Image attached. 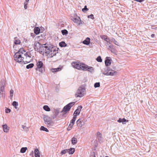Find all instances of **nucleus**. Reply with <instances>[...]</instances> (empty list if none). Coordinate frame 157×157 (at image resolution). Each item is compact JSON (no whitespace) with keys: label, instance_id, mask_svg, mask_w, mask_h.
I'll use <instances>...</instances> for the list:
<instances>
[{"label":"nucleus","instance_id":"nucleus-27","mask_svg":"<svg viewBox=\"0 0 157 157\" xmlns=\"http://www.w3.org/2000/svg\"><path fill=\"white\" fill-rule=\"evenodd\" d=\"M34 152L35 157H40V153L38 149H36Z\"/></svg>","mask_w":157,"mask_h":157},{"label":"nucleus","instance_id":"nucleus-44","mask_svg":"<svg viewBox=\"0 0 157 157\" xmlns=\"http://www.w3.org/2000/svg\"><path fill=\"white\" fill-rule=\"evenodd\" d=\"M20 42V40H16L14 41V43L15 44H19Z\"/></svg>","mask_w":157,"mask_h":157},{"label":"nucleus","instance_id":"nucleus-19","mask_svg":"<svg viewBox=\"0 0 157 157\" xmlns=\"http://www.w3.org/2000/svg\"><path fill=\"white\" fill-rule=\"evenodd\" d=\"M4 131L6 132H8L10 130L9 127L7 126L6 124H3L2 125Z\"/></svg>","mask_w":157,"mask_h":157},{"label":"nucleus","instance_id":"nucleus-35","mask_svg":"<svg viewBox=\"0 0 157 157\" xmlns=\"http://www.w3.org/2000/svg\"><path fill=\"white\" fill-rule=\"evenodd\" d=\"M52 51H53V56L56 55V54L58 53V50H56V49L54 48L53 47V48H52Z\"/></svg>","mask_w":157,"mask_h":157},{"label":"nucleus","instance_id":"nucleus-63","mask_svg":"<svg viewBox=\"0 0 157 157\" xmlns=\"http://www.w3.org/2000/svg\"><path fill=\"white\" fill-rule=\"evenodd\" d=\"M73 125L74 124H72L71 123H70L69 126H71V127H72Z\"/></svg>","mask_w":157,"mask_h":157},{"label":"nucleus","instance_id":"nucleus-56","mask_svg":"<svg viewBox=\"0 0 157 157\" xmlns=\"http://www.w3.org/2000/svg\"><path fill=\"white\" fill-rule=\"evenodd\" d=\"M117 122L119 123H121L122 122V119L121 118H120L117 121Z\"/></svg>","mask_w":157,"mask_h":157},{"label":"nucleus","instance_id":"nucleus-45","mask_svg":"<svg viewBox=\"0 0 157 157\" xmlns=\"http://www.w3.org/2000/svg\"><path fill=\"white\" fill-rule=\"evenodd\" d=\"M100 86V83L99 82H96L94 84V87L95 88L98 87Z\"/></svg>","mask_w":157,"mask_h":157},{"label":"nucleus","instance_id":"nucleus-51","mask_svg":"<svg viewBox=\"0 0 157 157\" xmlns=\"http://www.w3.org/2000/svg\"><path fill=\"white\" fill-rule=\"evenodd\" d=\"M52 48H53L52 47L51 49V53L50 54L49 56V57H52L53 56V51H52Z\"/></svg>","mask_w":157,"mask_h":157},{"label":"nucleus","instance_id":"nucleus-18","mask_svg":"<svg viewBox=\"0 0 157 157\" xmlns=\"http://www.w3.org/2000/svg\"><path fill=\"white\" fill-rule=\"evenodd\" d=\"M82 108V106H78L74 112V114L78 115L80 113V112Z\"/></svg>","mask_w":157,"mask_h":157},{"label":"nucleus","instance_id":"nucleus-40","mask_svg":"<svg viewBox=\"0 0 157 157\" xmlns=\"http://www.w3.org/2000/svg\"><path fill=\"white\" fill-rule=\"evenodd\" d=\"M101 38L104 40H105L106 41L109 38L106 35H103L101 36Z\"/></svg>","mask_w":157,"mask_h":157},{"label":"nucleus","instance_id":"nucleus-26","mask_svg":"<svg viewBox=\"0 0 157 157\" xmlns=\"http://www.w3.org/2000/svg\"><path fill=\"white\" fill-rule=\"evenodd\" d=\"M25 51L24 50L23 48H21L16 53H18L19 54H20L22 56L23 54L25 53Z\"/></svg>","mask_w":157,"mask_h":157},{"label":"nucleus","instance_id":"nucleus-43","mask_svg":"<svg viewBox=\"0 0 157 157\" xmlns=\"http://www.w3.org/2000/svg\"><path fill=\"white\" fill-rule=\"evenodd\" d=\"M113 38H112V39H110L109 38L107 40H106V41L108 43H109V44H110L111 43V42H113Z\"/></svg>","mask_w":157,"mask_h":157},{"label":"nucleus","instance_id":"nucleus-55","mask_svg":"<svg viewBox=\"0 0 157 157\" xmlns=\"http://www.w3.org/2000/svg\"><path fill=\"white\" fill-rule=\"evenodd\" d=\"M134 1L139 2H142L145 1V0H134Z\"/></svg>","mask_w":157,"mask_h":157},{"label":"nucleus","instance_id":"nucleus-38","mask_svg":"<svg viewBox=\"0 0 157 157\" xmlns=\"http://www.w3.org/2000/svg\"><path fill=\"white\" fill-rule=\"evenodd\" d=\"M14 91L13 90L11 89L10 91V98L11 99L13 97V94Z\"/></svg>","mask_w":157,"mask_h":157},{"label":"nucleus","instance_id":"nucleus-59","mask_svg":"<svg viewBox=\"0 0 157 157\" xmlns=\"http://www.w3.org/2000/svg\"><path fill=\"white\" fill-rule=\"evenodd\" d=\"M75 121H74H74L72 119L70 123H71L72 124H75Z\"/></svg>","mask_w":157,"mask_h":157},{"label":"nucleus","instance_id":"nucleus-15","mask_svg":"<svg viewBox=\"0 0 157 157\" xmlns=\"http://www.w3.org/2000/svg\"><path fill=\"white\" fill-rule=\"evenodd\" d=\"M102 134L99 132H98L97 133V138L98 140L100 143L102 142H103V139L102 137Z\"/></svg>","mask_w":157,"mask_h":157},{"label":"nucleus","instance_id":"nucleus-46","mask_svg":"<svg viewBox=\"0 0 157 157\" xmlns=\"http://www.w3.org/2000/svg\"><path fill=\"white\" fill-rule=\"evenodd\" d=\"M113 42L117 46L119 45V43L117 40H116L114 38H113Z\"/></svg>","mask_w":157,"mask_h":157},{"label":"nucleus","instance_id":"nucleus-34","mask_svg":"<svg viewBox=\"0 0 157 157\" xmlns=\"http://www.w3.org/2000/svg\"><path fill=\"white\" fill-rule=\"evenodd\" d=\"M34 66V65L33 63H30L26 66V68L27 69L31 68L33 67Z\"/></svg>","mask_w":157,"mask_h":157},{"label":"nucleus","instance_id":"nucleus-22","mask_svg":"<svg viewBox=\"0 0 157 157\" xmlns=\"http://www.w3.org/2000/svg\"><path fill=\"white\" fill-rule=\"evenodd\" d=\"M48 127H51L53 126L54 124V122L52 120H50L49 121L46 122V124H45Z\"/></svg>","mask_w":157,"mask_h":157},{"label":"nucleus","instance_id":"nucleus-31","mask_svg":"<svg viewBox=\"0 0 157 157\" xmlns=\"http://www.w3.org/2000/svg\"><path fill=\"white\" fill-rule=\"evenodd\" d=\"M77 142V139L75 137H73L71 139V143L73 145L76 144Z\"/></svg>","mask_w":157,"mask_h":157},{"label":"nucleus","instance_id":"nucleus-20","mask_svg":"<svg viewBox=\"0 0 157 157\" xmlns=\"http://www.w3.org/2000/svg\"><path fill=\"white\" fill-rule=\"evenodd\" d=\"M90 39L89 37H87L83 42L82 43L86 45H88L90 43Z\"/></svg>","mask_w":157,"mask_h":157},{"label":"nucleus","instance_id":"nucleus-21","mask_svg":"<svg viewBox=\"0 0 157 157\" xmlns=\"http://www.w3.org/2000/svg\"><path fill=\"white\" fill-rule=\"evenodd\" d=\"M43 119L44 121L45 124H46L47 122L51 120V118L50 117H49L47 115H44L43 117Z\"/></svg>","mask_w":157,"mask_h":157},{"label":"nucleus","instance_id":"nucleus-1","mask_svg":"<svg viewBox=\"0 0 157 157\" xmlns=\"http://www.w3.org/2000/svg\"><path fill=\"white\" fill-rule=\"evenodd\" d=\"M75 102H71L65 105L63 108L61 113H63V116H64L67 112L69 111L71 107L75 104Z\"/></svg>","mask_w":157,"mask_h":157},{"label":"nucleus","instance_id":"nucleus-36","mask_svg":"<svg viewBox=\"0 0 157 157\" xmlns=\"http://www.w3.org/2000/svg\"><path fill=\"white\" fill-rule=\"evenodd\" d=\"M27 149V147H22L21 149L20 152L22 153H24L26 151Z\"/></svg>","mask_w":157,"mask_h":157},{"label":"nucleus","instance_id":"nucleus-13","mask_svg":"<svg viewBox=\"0 0 157 157\" xmlns=\"http://www.w3.org/2000/svg\"><path fill=\"white\" fill-rule=\"evenodd\" d=\"M111 60H112L110 57H107L105 61V66H110L111 64Z\"/></svg>","mask_w":157,"mask_h":157},{"label":"nucleus","instance_id":"nucleus-8","mask_svg":"<svg viewBox=\"0 0 157 157\" xmlns=\"http://www.w3.org/2000/svg\"><path fill=\"white\" fill-rule=\"evenodd\" d=\"M83 67H82V70L83 71H88L90 72H92L94 70V68L91 67H90L85 64L83 65Z\"/></svg>","mask_w":157,"mask_h":157},{"label":"nucleus","instance_id":"nucleus-39","mask_svg":"<svg viewBox=\"0 0 157 157\" xmlns=\"http://www.w3.org/2000/svg\"><path fill=\"white\" fill-rule=\"evenodd\" d=\"M96 60L98 62H101L102 61L101 57L100 56H98L96 58Z\"/></svg>","mask_w":157,"mask_h":157},{"label":"nucleus","instance_id":"nucleus-7","mask_svg":"<svg viewBox=\"0 0 157 157\" xmlns=\"http://www.w3.org/2000/svg\"><path fill=\"white\" fill-rule=\"evenodd\" d=\"M43 63L42 61H39L37 62L36 65L37 68L39 69V71L41 73L44 71V69L43 67Z\"/></svg>","mask_w":157,"mask_h":157},{"label":"nucleus","instance_id":"nucleus-41","mask_svg":"<svg viewBox=\"0 0 157 157\" xmlns=\"http://www.w3.org/2000/svg\"><path fill=\"white\" fill-rule=\"evenodd\" d=\"M67 151H68V150L67 149H66L63 150L61 151V152H60V154L62 155L64 154L66 152H67Z\"/></svg>","mask_w":157,"mask_h":157},{"label":"nucleus","instance_id":"nucleus-10","mask_svg":"<svg viewBox=\"0 0 157 157\" xmlns=\"http://www.w3.org/2000/svg\"><path fill=\"white\" fill-rule=\"evenodd\" d=\"M44 45H44H41V47H40L39 49L37 52H39L40 54L43 55L44 53H45L47 48L46 46H48V45Z\"/></svg>","mask_w":157,"mask_h":157},{"label":"nucleus","instance_id":"nucleus-3","mask_svg":"<svg viewBox=\"0 0 157 157\" xmlns=\"http://www.w3.org/2000/svg\"><path fill=\"white\" fill-rule=\"evenodd\" d=\"M71 19L74 22L76 23L78 25H80L84 23L82 21L79 17L75 14H74L73 16L71 17Z\"/></svg>","mask_w":157,"mask_h":157},{"label":"nucleus","instance_id":"nucleus-5","mask_svg":"<svg viewBox=\"0 0 157 157\" xmlns=\"http://www.w3.org/2000/svg\"><path fill=\"white\" fill-rule=\"evenodd\" d=\"M85 88L82 87H78L75 95L76 97H82L84 96Z\"/></svg>","mask_w":157,"mask_h":157},{"label":"nucleus","instance_id":"nucleus-12","mask_svg":"<svg viewBox=\"0 0 157 157\" xmlns=\"http://www.w3.org/2000/svg\"><path fill=\"white\" fill-rule=\"evenodd\" d=\"M24 55L25 56L26 58H28L30 59L28 61H25V62H26V63H29L31 61H32V55L31 54V53L30 52H26L24 54Z\"/></svg>","mask_w":157,"mask_h":157},{"label":"nucleus","instance_id":"nucleus-30","mask_svg":"<svg viewBox=\"0 0 157 157\" xmlns=\"http://www.w3.org/2000/svg\"><path fill=\"white\" fill-rule=\"evenodd\" d=\"M43 108L44 110L46 111L49 112L50 111V109L48 105H45L44 106Z\"/></svg>","mask_w":157,"mask_h":157},{"label":"nucleus","instance_id":"nucleus-29","mask_svg":"<svg viewBox=\"0 0 157 157\" xmlns=\"http://www.w3.org/2000/svg\"><path fill=\"white\" fill-rule=\"evenodd\" d=\"M5 91H0V99H1L2 98H5Z\"/></svg>","mask_w":157,"mask_h":157},{"label":"nucleus","instance_id":"nucleus-2","mask_svg":"<svg viewBox=\"0 0 157 157\" xmlns=\"http://www.w3.org/2000/svg\"><path fill=\"white\" fill-rule=\"evenodd\" d=\"M117 73V72L116 71L112 70L109 67H107L106 69H105V71L103 73L104 75L111 76L116 75Z\"/></svg>","mask_w":157,"mask_h":157},{"label":"nucleus","instance_id":"nucleus-57","mask_svg":"<svg viewBox=\"0 0 157 157\" xmlns=\"http://www.w3.org/2000/svg\"><path fill=\"white\" fill-rule=\"evenodd\" d=\"M72 128V127H71V126H68V128H67V131H69L71 130Z\"/></svg>","mask_w":157,"mask_h":157},{"label":"nucleus","instance_id":"nucleus-61","mask_svg":"<svg viewBox=\"0 0 157 157\" xmlns=\"http://www.w3.org/2000/svg\"><path fill=\"white\" fill-rule=\"evenodd\" d=\"M28 5L27 4H24V8L25 9H26L27 8V5Z\"/></svg>","mask_w":157,"mask_h":157},{"label":"nucleus","instance_id":"nucleus-62","mask_svg":"<svg viewBox=\"0 0 157 157\" xmlns=\"http://www.w3.org/2000/svg\"><path fill=\"white\" fill-rule=\"evenodd\" d=\"M22 128L24 129H25V128H26L27 129L28 128L27 127H26V126H24L23 125H22Z\"/></svg>","mask_w":157,"mask_h":157},{"label":"nucleus","instance_id":"nucleus-52","mask_svg":"<svg viewBox=\"0 0 157 157\" xmlns=\"http://www.w3.org/2000/svg\"><path fill=\"white\" fill-rule=\"evenodd\" d=\"M10 109L9 108H7L5 109V112L6 113H9L10 112Z\"/></svg>","mask_w":157,"mask_h":157},{"label":"nucleus","instance_id":"nucleus-50","mask_svg":"<svg viewBox=\"0 0 157 157\" xmlns=\"http://www.w3.org/2000/svg\"><path fill=\"white\" fill-rule=\"evenodd\" d=\"M87 17L88 18H90L92 19H94V16L93 14H91L90 15H88Z\"/></svg>","mask_w":157,"mask_h":157},{"label":"nucleus","instance_id":"nucleus-4","mask_svg":"<svg viewBox=\"0 0 157 157\" xmlns=\"http://www.w3.org/2000/svg\"><path fill=\"white\" fill-rule=\"evenodd\" d=\"M22 56L18 53H16L14 56V60L19 63H24V64L26 63L25 62L23 61L24 58Z\"/></svg>","mask_w":157,"mask_h":157},{"label":"nucleus","instance_id":"nucleus-16","mask_svg":"<svg viewBox=\"0 0 157 157\" xmlns=\"http://www.w3.org/2000/svg\"><path fill=\"white\" fill-rule=\"evenodd\" d=\"M1 83L0 91H5L4 90L5 83L3 80H1Z\"/></svg>","mask_w":157,"mask_h":157},{"label":"nucleus","instance_id":"nucleus-9","mask_svg":"<svg viewBox=\"0 0 157 157\" xmlns=\"http://www.w3.org/2000/svg\"><path fill=\"white\" fill-rule=\"evenodd\" d=\"M108 49L111 51L112 53L114 54L117 55V51L115 47L113 44H111L109 45L108 48Z\"/></svg>","mask_w":157,"mask_h":157},{"label":"nucleus","instance_id":"nucleus-6","mask_svg":"<svg viewBox=\"0 0 157 157\" xmlns=\"http://www.w3.org/2000/svg\"><path fill=\"white\" fill-rule=\"evenodd\" d=\"M72 66L78 70L82 69V67H83L84 63H80L78 62H73L71 63Z\"/></svg>","mask_w":157,"mask_h":157},{"label":"nucleus","instance_id":"nucleus-25","mask_svg":"<svg viewBox=\"0 0 157 157\" xmlns=\"http://www.w3.org/2000/svg\"><path fill=\"white\" fill-rule=\"evenodd\" d=\"M67 152L70 154H73L75 151V148H71L69 149H67Z\"/></svg>","mask_w":157,"mask_h":157},{"label":"nucleus","instance_id":"nucleus-37","mask_svg":"<svg viewBox=\"0 0 157 157\" xmlns=\"http://www.w3.org/2000/svg\"><path fill=\"white\" fill-rule=\"evenodd\" d=\"M61 33L63 35H66L68 34V32L66 29H63L61 31Z\"/></svg>","mask_w":157,"mask_h":157},{"label":"nucleus","instance_id":"nucleus-48","mask_svg":"<svg viewBox=\"0 0 157 157\" xmlns=\"http://www.w3.org/2000/svg\"><path fill=\"white\" fill-rule=\"evenodd\" d=\"M122 119V124H125L126 122H128V120L124 118H123Z\"/></svg>","mask_w":157,"mask_h":157},{"label":"nucleus","instance_id":"nucleus-60","mask_svg":"<svg viewBox=\"0 0 157 157\" xmlns=\"http://www.w3.org/2000/svg\"><path fill=\"white\" fill-rule=\"evenodd\" d=\"M31 36H32L33 37H34L35 36V33H31Z\"/></svg>","mask_w":157,"mask_h":157},{"label":"nucleus","instance_id":"nucleus-49","mask_svg":"<svg viewBox=\"0 0 157 157\" xmlns=\"http://www.w3.org/2000/svg\"><path fill=\"white\" fill-rule=\"evenodd\" d=\"M55 115L57 116L59 114V110L58 109H55Z\"/></svg>","mask_w":157,"mask_h":157},{"label":"nucleus","instance_id":"nucleus-53","mask_svg":"<svg viewBox=\"0 0 157 157\" xmlns=\"http://www.w3.org/2000/svg\"><path fill=\"white\" fill-rule=\"evenodd\" d=\"M77 115H78L76 114H75V115H74L72 119L74 121V120L75 121Z\"/></svg>","mask_w":157,"mask_h":157},{"label":"nucleus","instance_id":"nucleus-64","mask_svg":"<svg viewBox=\"0 0 157 157\" xmlns=\"http://www.w3.org/2000/svg\"><path fill=\"white\" fill-rule=\"evenodd\" d=\"M155 36V34H152L151 35V37H153Z\"/></svg>","mask_w":157,"mask_h":157},{"label":"nucleus","instance_id":"nucleus-42","mask_svg":"<svg viewBox=\"0 0 157 157\" xmlns=\"http://www.w3.org/2000/svg\"><path fill=\"white\" fill-rule=\"evenodd\" d=\"M88 10V9L87 8L86 6H85L84 8L82 10V11L84 12H85Z\"/></svg>","mask_w":157,"mask_h":157},{"label":"nucleus","instance_id":"nucleus-32","mask_svg":"<svg viewBox=\"0 0 157 157\" xmlns=\"http://www.w3.org/2000/svg\"><path fill=\"white\" fill-rule=\"evenodd\" d=\"M40 130L41 131H44L47 132H49V130H48V129L47 128L44 127L43 126H41L40 127Z\"/></svg>","mask_w":157,"mask_h":157},{"label":"nucleus","instance_id":"nucleus-17","mask_svg":"<svg viewBox=\"0 0 157 157\" xmlns=\"http://www.w3.org/2000/svg\"><path fill=\"white\" fill-rule=\"evenodd\" d=\"M82 118H80L76 121V124L77 126L79 128H81L82 126Z\"/></svg>","mask_w":157,"mask_h":157},{"label":"nucleus","instance_id":"nucleus-54","mask_svg":"<svg viewBox=\"0 0 157 157\" xmlns=\"http://www.w3.org/2000/svg\"><path fill=\"white\" fill-rule=\"evenodd\" d=\"M77 115H78L76 114H75V115H74L72 119L74 121V120L75 121Z\"/></svg>","mask_w":157,"mask_h":157},{"label":"nucleus","instance_id":"nucleus-58","mask_svg":"<svg viewBox=\"0 0 157 157\" xmlns=\"http://www.w3.org/2000/svg\"><path fill=\"white\" fill-rule=\"evenodd\" d=\"M57 117L56 116L55 114H54L53 115H52V116H51V117L52 118V119H55V118H56V117Z\"/></svg>","mask_w":157,"mask_h":157},{"label":"nucleus","instance_id":"nucleus-23","mask_svg":"<svg viewBox=\"0 0 157 157\" xmlns=\"http://www.w3.org/2000/svg\"><path fill=\"white\" fill-rule=\"evenodd\" d=\"M34 32L36 35H38L40 32V29L39 27H35L34 29Z\"/></svg>","mask_w":157,"mask_h":157},{"label":"nucleus","instance_id":"nucleus-28","mask_svg":"<svg viewBox=\"0 0 157 157\" xmlns=\"http://www.w3.org/2000/svg\"><path fill=\"white\" fill-rule=\"evenodd\" d=\"M59 45L61 47H65L67 46V44L64 41L60 42L59 44Z\"/></svg>","mask_w":157,"mask_h":157},{"label":"nucleus","instance_id":"nucleus-33","mask_svg":"<svg viewBox=\"0 0 157 157\" xmlns=\"http://www.w3.org/2000/svg\"><path fill=\"white\" fill-rule=\"evenodd\" d=\"M12 105L14 106L16 109L17 108V106H18V103L16 101H14L12 103Z\"/></svg>","mask_w":157,"mask_h":157},{"label":"nucleus","instance_id":"nucleus-24","mask_svg":"<svg viewBox=\"0 0 157 157\" xmlns=\"http://www.w3.org/2000/svg\"><path fill=\"white\" fill-rule=\"evenodd\" d=\"M62 68V67H58L57 68H52L51 69V71L52 72L55 73L60 71Z\"/></svg>","mask_w":157,"mask_h":157},{"label":"nucleus","instance_id":"nucleus-11","mask_svg":"<svg viewBox=\"0 0 157 157\" xmlns=\"http://www.w3.org/2000/svg\"><path fill=\"white\" fill-rule=\"evenodd\" d=\"M48 45L47 44H41L40 43H39V42L37 41H36L34 44V48L35 51H38L39 49V48L40 47H41V45Z\"/></svg>","mask_w":157,"mask_h":157},{"label":"nucleus","instance_id":"nucleus-14","mask_svg":"<svg viewBox=\"0 0 157 157\" xmlns=\"http://www.w3.org/2000/svg\"><path fill=\"white\" fill-rule=\"evenodd\" d=\"M46 51L45 52V53L46 55L47 56H48V57L49 56L50 54L51 53V51L52 47L51 45H48L47 46H46Z\"/></svg>","mask_w":157,"mask_h":157},{"label":"nucleus","instance_id":"nucleus-47","mask_svg":"<svg viewBox=\"0 0 157 157\" xmlns=\"http://www.w3.org/2000/svg\"><path fill=\"white\" fill-rule=\"evenodd\" d=\"M90 157H95V153L94 151H92L90 152Z\"/></svg>","mask_w":157,"mask_h":157}]
</instances>
